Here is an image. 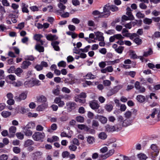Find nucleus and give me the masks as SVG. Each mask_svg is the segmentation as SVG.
Instances as JSON below:
<instances>
[{
	"label": "nucleus",
	"instance_id": "obj_1",
	"mask_svg": "<svg viewBox=\"0 0 160 160\" xmlns=\"http://www.w3.org/2000/svg\"><path fill=\"white\" fill-rule=\"evenodd\" d=\"M45 137L44 132H36L32 135L33 139L36 141H42Z\"/></svg>",
	"mask_w": 160,
	"mask_h": 160
},
{
	"label": "nucleus",
	"instance_id": "obj_2",
	"mask_svg": "<svg viewBox=\"0 0 160 160\" xmlns=\"http://www.w3.org/2000/svg\"><path fill=\"white\" fill-rule=\"evenodd\" d=\"M108 8L107 5H105L103 8V12H101V15L98 16V18H107L109 16L111 12Z\"/></svg>",
	"mask_w": 160,
	"mask_h": 160
},
{
	"label": "nucleus",
	"instance_id": "obj_3",
	"mask_svg": "<svg viewBox=\"0 0 160 160\" xmlns=\"http://www.w3.org/2000/svg\"><path fill=\"white\" fill-rule=\"evenodd\" d=\"M77 104L74 102H69L66 103V108L68 112H71L77 107Z\"/></svg>",
	"mask_w": 160,
	"mask_h": 160
},
{
	"label": "nucleus",
	"instance_id": "obj_4",
	"mask_svg": "<svg viewBox=\"0 0 160 160\" xmlns=\"http://www.w3.org/2000/svg\"><path fill=\"white\" fill-rule=\"evenodd\" d=\"M89 105L92 109L94 110L98 109L100 107L98 101L95 100L89 102Z\"/></svg>",
	"mask_w": 160,
	"mask_h": 160
},
{
	"label": "nucleus",
	"instance_id": "obj_5",
	"mask_svg": "<svg viewBox=\"0 0 160 160\" xmlns=\"http://www.w3.org/2000/svg\"><path fill=\"white\" fill-rule=\"evenodd\" d=\"M151 148L153 152H152V154L154 155V157H155L157 156L159 153V149L156 145L153 144L151 145Z\"/></svg>",
	"mask_w": 160,
	"mask_h": 160
},
{
	"label": "nucleus",
	"instance_id": "obj_6",
	"mask_svg": "<svg viewBox=\"0 0 160 160\" xmlns=\"http://www.w3.org/2000/svg\"><path fill=\"white\" fill-rule=\"evenodd\" d=\"M96 38L95 39L99 41H104V38L103 36V33L101 32H98L95 33Z\"/></svg>",
	"mask_w": 160,
	"mask_h": 160
},
{
	"label": "nucleus",
	"instance_id": "obj_7",
	"mask_svg": "<svg viewBox=\"0 0 160 160\" xmlns=\"http://www.w3.org/2000/svg\"><path fill=\"white\" fill-rule=\"evenodd\" d=\"M16 131V128L14 126H12L9 128V134L8 136L9 138L14 137Z\"/></svg>",
	"mask_w": 160,
	"mask_h": 160
},
{
	"label": "nucleus",
	"instance_id": "obj_8",
	"mask_svg": "<svg viewBox=\"0 0 160 160\" xmlns=\"http://www.w3.org/2000/svg\"><path fill=\"white\" fill-rule=\"evenodd\" d=\"M27 95L24 92L21 93L18 97V96H15L14 99L17 102H20L22 100H24L26 98Z\"/></svg>",
	"mask_w": 160,
	"mask_h": 160
},
{
	"label": "nucleus",
	"instance_id": "obj_9",
	"mask_svg": "<svg viewBox=\"0 0 160 160\" xmlns=\"http://www.w3.org/2000/svg\"><path fill=\"white\" fill-rule=\"evenodd\" d=\"M42 153L40 151H37L32 154V157L33 160H36L38 158H41Z\"/></svg>",
	"mask_w": 160,
	"mask_h": 160
},
{
	"label": "nucleus",
	"instance_id": "obj_10",
	"mask_svg": "<svg viewBox=\"0 0 160 160\" xmlns=\"http://www.w3.org/2000/svg\"><path fill=\"white\" fill-rule=\"evenodd\" d=\"M95 118L98 119L102 124L106 123L108 120L106 117L98 115Z\"/></svg>",
	"mask_w": 160,
	"mask_h": 160
},
{
	"label": "nucleus",
	"instance_id": "obj_11",
	"mask_svg": "<svg viewBox=\"0 0 160 160\" xmlns=\"http://www.w3.org/2000/svg\"><path fill=\"white\" fill-rule=\"evenodd\" d=\"M126 10V14L129 17V20H134V18L131 12L132 10L131 8L129 7H128L127 8Z\"/></svg>",
	"mask_w": 160,
	"mask_h": 160
},
{
	"label": "nucleus",
	"instance_id": "obj_12",
	"mask_svg": "<svg viewBox=\"0 0 160 160\" xmlns=\"http://www.w3.org/2000/svg\"><path fill=\"white\" fill-rule=\"evenodd\" d=\"M21 7L22 12L23 13H28L29 12V10L28 8V5L24 2H22L21 4Z\"/></svg>",
	"mask_w": 160,
	"mask_h": 160
},
{
	"label": "nucleus",
	"instance_id": "obj_13",
	"mask_svg": "<svg viewBox=\"0 0 160 160\" xmlns=\"http://www.w3.org/2000/svg\"><path fill=\"white\" fill-rule=\"evenodd\" d=\"M114 150L113 149H111L108 152V153L104 155H101L100 156L103 159H105L109 157V156L112 155L113 153H114Z\"/></svg>",
	"mask_w": 160,
	"mask_h": 160
},
{
	"label": "nucleus",
	"instance_id": "obj_14",
	"mask_svg": "<svg viewBox=\"0 0 160 160\" xmlns=\"http://www.w3.org/2000/svg\"><path fill=\"white\" fill-rule=\"evenodd\" d=\"M46 38L48 41H52L57 40L58 37L56 35H52L51 34L46 35Z\"/></svg>",
	"mask_w": 160,
	"mask_h": 160
},
{
	"label": "nucleus",
	"instance_id": "obj_15",
	"mask_svg": "<svg viewBox=\"0 0 160 160\" xmlns=\"http://www.w3.org/2000/svg\"><path fill=\"white\" fill-rule=\"evenodd\" d=\"M59 42L58 41H54L51 43V45L53 46L54 49L56 51H59L60 50L59 47L58 45Z\"/></svg>",
	"mask_w": 160,
	"mask_h": 160
},
{
	"label": "nucleus",
	"instance_id": "obj_16",
	"mask_svg": "<svg viewBox=\"0 0 160 160\" xmlns=\"http://www.w3.org/2000/svg\"><path fill=\"white\" fill-rule=\"evenodd\" d=\"M31 63L28 61H23L21 66V68L23 69H26L28 68L29 66L31 65Z\"/></svg>",
	"mask_w": 160,
	"mask_h": 160
},
{
	"label": "nucleus",
	"instance_id": "obj_17",
	"mask_svg": "<svg viewBox=\"0 0 160 160\" xmlns=\"http://www.w3.org/2000/svg\"><path fill=\"white\" fill-rule=\"evenodd\" d=\"M132 122V120L127 118L123 121L122 123V126L124 127H127L131 125Z\"/></svg>",
	"mask_w": 160,
	"mask_h": 160
},
{
	"label": "nucleus",
	"instance_id": "obj_18",
	"mask_svg": "<svg viewBox=\"0 0 160 160\" xmlns=\"http://www.w3.org/2000/svg\"><path fill=\"white\" fill-rule=\"evenodd\" d=\"M106 5H107L109 10H111L112 12H116L118 11V7L115 5H112L110 6L109 4H108Z\"/></svg>",
	"mask_w": 160,
	"mask_h": 160
},
{
	"label": "nucleus",
	"instance_id": "obj_19",
	"mask_svg": "<svg viewBox=\"0 0 160 160\" xmlns=\"http://www.w3.org/2000/svg\"><path fill=\"white\" fill-rule=\"evenodd\" d=\"M136 99L139 102L142 103L145 101L146 98L144 96L140 95L137 96Z\"/></svg>",
	"mask_w": 160,
	"mask_h": 160
},
{
	"label": "nucleus",
	"instance_id": "obj_20",
	"mask_svg": "<svg viewBox=\"0 0 160 160\" xmlns=\"http://www.w3.org/2000/svg\"><path fill=\"white\" fill-rule=\"evenodd\" d=\"M106 131L108 132H113L115 131V129L114 126H111L107 124L105 126Z\"/></svg>",
	"mask_w": 160,
	"mask_h": 160
},
{
	"label": "nucleus",
	"instance_id": "obj_21",
	"mask_svg": "<svg viewBox=\"0 0 160 160\" xmlns=\"http://www.w3.org/2000/svg\"><path fill=\"white\" fill-rule=\"evenodd\" d=\"M47 105L46 104H42L38 106L37 108V110L38 111H43L44 109L47 108Z\"/></svg>",
	"mask_w": 160,
	"mask_h": 160
},
{
	"label": "nucleus",
	"instance_id": "obj_22",
	"mask_svg": "<svg viewBox=\"0 0 160 160\" xmlns=\"http://www.w3.org/2000/svg\"><path fill=\"white\" fill-rule=\"evenodd\" d=\"M57 128V126L56 124L53 123L52 124L51 126V128L48 129V132L51 133L53 131L56 130Z\"/></svg>",
	"mask_w": 160,
	"mask_h": 160
},
{
	"label": "nucleus",
	"instance_id": "obj_23",
	"mask_svg": "<svg viewBox=\"0 0 160 160\" xmlns=\"http://www.w3.org/2000/svg\"><path fill=\"white\" fill-rule=\"evenodd\" d=\"M99 124L98 121L93 120L92 121V127L94 129H97L99 127Z\"/></svg>",
	"mask_w": 160,
	"mask_h": 160
},
{
	"label": "nucleus",
	"instance_id": "obj_24",
	"mask_svg": "<svg viewBox=\"0 0 160 160\" xmlns=\"http://www.w3.org/2000/svg\"><path fill=\"white\" fill-rule=\"evenodd\" d=\"M34 126V123L33 122H29L25 127L23 128V129H29L30 128H33Z\"/></svg>",
	"mask_w": 160,
	"mask_h": 160
},
{
	"label": "nucleus",
	"instance_id": "obj_25",
	"mask_svg": "<svg viewBox=\"0 0 160 160\" xmlns=\"http://www.w3.org/2000/svg\"><path fill=\"white\" fill-rule=\"evenodd\" d=\"M37 102H43L46 101L47 99L44 96L42 95L37 97Z\"/></svg>",
	"mask_w": 160,
	"mask_h": 160
},
{
	"label": "nucleus",
	"instance_id": "obj_26",
	"mask_svg": "<svg viewBox=\"0 0 160 160\" xmlns=\"http://www.w3.org/2000/svg\"><path fill=\"white\" fill-rule=\"evenodd\" d=\"M153 53V51L151 48H149L148 51L144 52L143 54L144 57H147L151 55Z\"/></svg>",
	"mask_w": 160,
	"mask_h": 160
},
{
	"label": "nucleus",
	"instance_id": "obj_27",
	"mask_svg": "<svg viewBox=\"0 0 160 160\" xmlns=\"http://www.w3.org/2000/svg\"><path fill=\"white\" fill-rule=\"evenodd\" d=\"M98 137L99 138L101 139L105 140L107 138V135L105 132H102L99 133Z\"/></svg>",
	"mask_w": 160,
	"mask_h": 160
},
{
	"label": "nucleus",
	"instance_id": "obj_28",
	"mask_svg": "<svg viewBox=\"0 0 160 160\" xmlns=\"http://www.w3.org/2000/svg\"><path fill=\"white\" fill-rule=\"evenodd\" d=\"M33 144L34 142L32 140L30 139H28L25 142L24 146L26 147L33 145Z\"/></svg>",
	"mask_w": 160,
	"mask_h": 160
},
{
	"label": "nucleus",
	"instance_id": "obj_29",
	"mask_svg": "<svg viewBox=\"0 0 160 160\" xmlns=\"http://www.w3.org/2000/svg\"><path fill=\"white\" fill-rule=\"evenodd\" d=\"M35 48L40 52H43L44 51V47L39 44H37L35 46Z\"/></svg>",
	"mask_w": 160,
	"mask_h": 160
},
{
	"label": "nucleus",
	"instance_id": "obj_30",
	"mask_svg": "<svg viewBox=\"0 0 160 160\" xmlns=\"http://www.w3.org/2000/svg\"><path fill=\"white\" fill-rule=\"evenodd\" d=\"M24 130L23 132L27 136L30 137L32 135V131L30 129H23Z\"/></svg>",
	"mask_w": 160,
	"mask_h": 160
},
{
	"label": "nucleus",
	"instance_id": "obj_31",
	"mask_svg": "<svg viewBox=\"0 0 160 160\" xmlns=\"http://www.w3.org/2000/svg\"><path fill=\"white\" fill-rule=\"evenodd\" d=\"M11 114V112L5 111H2L1 113L2 116L4 118H7L10 116Z\"/></svg>",
	"mask_w": 160,
	"mask_h": 160
},
{
	"label": "nucleus",
	"instance_id": "obj_32",
	"mask_svg": "<svg viewBox=\"0 0 160 160\" xmlns=\"http://www.w3.org/2000/svg\"><path fill=\"white\" fill-rule=\"evenodd\" d=\"M87 141L89 144H92L94 142L95 138L92 136H89L87 137Z\"/></svg>",
	"mask_w": 160,
	"mask_h": 160
},
{
	"label": "nucleus",
	"instance_id": "obj_33",
	"mask_svg": "<svg viewBox=\"0 0 160 160\" xmlns=\"http://www.w3.org/2000/svg\"><path fill=\"white\" fill-rule=\"evenodd\" d=\"M32 82L31 79L30 80H28L24 82V85L26 88L32 87H33Z\"/></svg>",
	"mask_w": 160,
	"mask_h": 160
},
{
	"label": "nucleus",
	"instance_id": "obj_34",
	"mask_svg": "<svg viewBox=\"0 0 160 160\" xmlns=\"http://www.w3.org/2000/svg\"><path fill=\"white\" fill-rule=\"evenodd\" d=\"M23 72V71L21 68H18L15 69L14 73L18 76L20 77Z\"/></svg>",
	"mask_w": 160,
	"mask_h": 160
},
{
	"label": "nucleus",
	"instance_id": "obj_35",
	"mask_svg": "<svg viewBox=\"0 0 160 160\" xmlns=\"http://www.w3.org/2000/svg\"><path fill=\"white\" fill-rule=\"evenodd\" d=\"M119 62V59H118L113 61H105V62H106V65H113L116 63H118Z\"/></svg>",
	"mask_w": 160,
	"mask_h": 160
},
{
	"label": "nucleus",
	"instance_id": "obj_36",
	"mask_svg": "<svg viewBox=\"0 0 160 160\" xmlns=\"http://www.w3.org/2000/svg\"><path fill=\"white\" fill-rule=\"evenodd\" d=\"M137 157L140 160H146L147 158L146 155L142 153H140L138 154Z\"/></svg>",
	"mask_w": 160,
	"mask_h": 160
},
{
	"label": "nucleus",
	"instance_id": "obj_37",
	"mask_svg": "<svg viewBox=\"0 0 160 160\" xmlns=\"http://www.w3.org/2000/svg\"><path fill=\"white\" fill-rule=\"evenodd\" d=\"M127 34L128 35H127L126 36H128V38H129L131 40L134 39V38H137V36H138L137 34L135 33H128Z\"/></svg>",
	"mask_w": 160,
	"mask_h": 160
},
{
	"label": "nucleus",
	"instance_id": "obj_38",
	"mask_svg": "<svg viewBox=\"0 0 160 160\" xmlns=\"http://www.w3.org/2000/svg\"><path fill=\"white\" fill-rule=\"evenodd\" d=\"M78 128L81 130H84L86 131L88 128L87 126L84 124H78Z\"/></svg>",
	"mask_w": 160,
	"mask_h": 160
},
{
	"label": "nucleus",
	"instance_id": "obj_39",
	"mask_svg": "<svg viewBox=\"0 0 160 160\" xmlns=\"http://www.w3.org/2000/svg\"><path fill=\"white\" fill-rule=\"evenodd\" d=\"M32 86H39L40 85V82L39 80L36 79H31Z\"/></svg>",
	"mask_w": 160,
	"mask_h": 160
},
{
	"label": "nucleus",
	"instance_id": "obj_40",
	"mask_svg": "<svg viewBox=\"0 0 160 160\" xmlns=\"http://www.w3.org/2000/svg\"><path fill=\"white\" fill-rule=\"evenodd\" d=\"M143 22L145 24L150 25L152 23V19L146 18L143 19Z\"/></svg>",
	"mask_w": 160,
	"mask_h": 160
},
{
	"label": "nucleus",
	"instance_id": "obj_41",
	"mask_svg": "<svg viewBox=\"0 0 160 160\" xmlns=\"http://www.w3.org/2000/svg\"><path fill=\"white\" fill-rule=\"evenodd\" d=\"M43 37V36L40 34H36L34 36V39L38 41H39L41 40V38Z\"/></svg>",
	"mask_w": 160,
	"mask_h": 160
},
{
	"label": "nucleus",
	"instance_id": "obj_42",
	"mask_svg": "<svg viewBox=\"0 0 160 160\" xmlns=\"http://www.w3.org/2000/svg\"><path fill=\"white\" fill-rule=\"evenodd\" d=\"M64 4L61 3H59L58 4V7L60 9L61 11H64L66 8V6Z\"/></svg>",
	"mask_w": 160,
	"mask_h": 160
},
{
	"label": "nucleus",
	"instance_id": "obj_43",
	"mask_svg": "<svg viewBox=\"0 0 160 160\" xmlns=\"http://www.w3.org/2000/svg\"><path fill=\"white\" fill-rule=\"evenodd\" d=\"M86 78L88 79H93L95 78V76L93 75L91 72L88 73L86 75Z\"/></svg>",
	"mask_w": 160,
	"mask_h": 160
},
{
	"label": "nucleus",
	"instance_id": "obj_44",
	"mask_svg": "<svg viewBox=\"0 0 160 160\" xmlns=\"http://www.w3.org/2000/svg\"><path fill=\"white\" fill-rule=\"evenodd\" d=\"M133 41L137 45H140L142 43V40L138 37H137L134 38Z\"/></svg>",
	"mask_w": 160,
	"mask_h": 160
},
{
	"label": "nucleus",
	"instance_id": "obj_45",
	"mask_svg": "<svg viewBox=\"0 0 160 160\" xmlns=\"http://www.w3.org/2000/svg\"><path fill=\"white\" fill-rule=\"evenodd\" d=\"M58 65L59 67L65 68L66 66V63L63 61H62L58 63Z\"/></svg>",
	"mask_w": 160,
	"mask_h": 160
},
{
	"label": "nucleus",
	"instance_id": "obj_46",
	"mask_svg": "<svg viewBox=\"0 0 160 160\" xmlns=\"http://www.w3.org/2000/svg\"><path fill=\"white\" fill-rule=\"evenodd\" d=\"M15 69V67L14 66H12L7 70V71L10 73H13L14 72Z\"/></svg>",
	"mask_w": 160,
	"mask_h": 160
},
{
	"label": "nucleus",
	"instance_id": "obj_47",
	"mask_svg": "<svg viewBox=\"0 0 160 160\" xmlns=\"http://www.w3.org/2000/svg\"><path fill=\"white\" fill-rule=\"evenodd\" d=\"M124 49V47L122 46H119L117 48H116L115 51L121 54Z\"/></svg>",
	"mask_w": 160,
	"mask_h": 160
},
{
	"label": "nucleus",
	"instance_id": "obj_48",
	"mask_svg": "<svg viewBox=\"0 0 160 160\" xmlns=\"http://www.w3.org/2000/svg\"><path fill=\"white\" fill-rule=\"evenodd\" d=\"M76 120L78 122L82 123L84 122V118L82 116H78L76 117Z\"/></svg>",
	"mask_w": 160,
	"mask_h": 160
},
{
	"label": "nucleus",
	"instance_id": "obj_49",
	"mask_svg": "<svg viewBox=\"0 0 160 160\" xmlns=\"http://www.w3.org/2000/svg\"><path fill=\"white\" fill-rule=\"evenodd\" d=\"M77 97L80 98H85L87 97V95L85 92H82L80 93L79 95H77L75 96Z\"/></svg>",
	"mask_w": 160,
	"mask_h": 160
},
{
	"label": "nucleus",
	"instance_id": "obj_50",
	"mask_svg": "<svg viewBox=\"0 0 160 160\" xmlns=\"http://www.w3.org/2000/svg\"><path fill=\"white\" fill-rule=\"evenodd\" d=\"M132 115V112L129 111H128L125 112L124 113V115L126 118L129 119L131 117Z\"/></svg>",
	"mask_w": 160,
	"mask_h": 160
},
{
	"label": "nucleus",
	"instance_id": "obj_51",
	"mask_svg": "<svg viewBox=\"0 0 160 160\" xmlns=\"http://www.w3.org/2000/svg\"><path fill=\"white\" fill-rule=\"evenodd\" d=\"M105 108L107 111L110 112L112 110L113 107L111 104H106L105 106Z\"/></svg>",
	"mask_w": 160,
	"mask_h": 160
},
{
	"label": "nucleus",
	"instance_id": "obj_52",
	"mask_svg": "<svg viewBox=\"0 0 160 160\" xmlns=\"http://www.w3.org/2000/svg\"><path fill=\"white\" fill-rule=\"evenodd\" d=\"M122 87V85H117V86H115L112 89L113 90L115 93H116Z\"/></svg>",
	"mask_w": 160,
	"mask_h": 160
},
{
	"label": "nucleus",
	"instance_id": "obj_53",
	"mask_svg": "<svg viewBox=\"0 0 160 160\" xmlns=\"http://www.w3.org/2000/svg\"><path fill=\"white\" fill-rule=\"evenodd\" d=\"M136 16L138 18H142L144 17L145 15L140 12H138L136 14Z\"/></svg>",
	"mask_w": 160,
	"mask_h": 160
},
{
	"label": "nucleus",
	"instance_id": "obj_54",
	"mask_svg": "<svg viewBox=\"0 0 160 160\" xmlns=\"http://www.w3.org/2000/svg\"><path fill=\"white\" fill-rule=\"evenodd\" d=\"M58 87L59 86H57V88L53 89L52 90L53 93L56 95H58L59 93L60 90Z\"/></svg>",
	"mask_w": 160,
	"mask_h": 160
},
{
	"label": "nucleus",
	"instance_id": "obj_55",
	"mask_svg": "<svg viewBox=\"0 0 160 160\" xmlns=\"http://www.w3.org/2000/svg\"><path fill=\"white\" fill-rule=\"evenodd\" d=\"M58 140L59 138L58 137L56 136H53L52 137V139L48 138V141L51 142L58 141Z\"/></svg>",
	"mask_w": 160,
	"mask_h": 160
},
{
	"label": "nucleus",
	"instance_id": "obj_56",
	"mask_svg": "<svg viewBox=\"0 0 160 160\" xmlns=\"http://www.w3.org/2000/svg\"><path fill=\"white\" fill-rule=\"evenodd\" d=\"M95 129H94L93 128H91L88 127V128L86 131H87L88 133L91 134H94L96 132Z\"/></svg>",
	"mask_w": 160,
	"mask_h": 160
},
{
	"label": "nucleus",
	"instance_id": "obj_57",
	"mask_svg": "<svg viewBox=\"0 0 160 160\" xmlns=\"http://www.w3.org/2000/svg\"><path fill=\"white\" fill-rule=\"evenodd\" d=\"M122 33L123 36L128 37V36H127L126 35H128L127 34L128 33H130L128 32V30H127L126 28H124L122 29Z\"/></svg>",
	"mask_w": 160,
	"mask_h": 160
},
{
	"label": "nucleus",
	"instance_id": "obj_58",
	"mask_svg": "<svg viewBox=\"0 0 160 160\" xmlns=\"http://www.w3.org/2000/svg\"><path fill=\"white\" fill-rule=\"evenodd\" d=\"M75 101L76 102H78L80 103H85L86 100L85 99H81L80 98L75 97Z\"/></svg>",
	"mask_w": 160,
	"mask_h": 160
},
{
	"label": "nucleus",
	"instance_id": "obj_59",
	"mask_svg": "<svg viewBox=\"0 0 160 160\" xmlns=\"http://www.w3.org/2000/svg\"><path fill=\"white\" fill-rule=\"evenodd\" d=\"M68 119V117L66 115L62 116L60 118V120L61 122H66Z\"/></svg>",
	"mask_w": 160,
	"mask_h": 160
},
{
	"label": "nucleus",
	"instance_id": "obj_60",
	"mask_svg": "<svg viewBox=\"0 0 160 160\" xmlns=\"http://www.w3.org/2000/svg\"><path fill=\"white\" fill-rule=\"evenodd\" d=\"M114 35L116 39H118V40H123L124 38V37L120 34H116Z\"/></svg>",
	"mask_w": 160,
	"mask_h": 160
},
{
	"label": "nucleus",
	"instance_id": "obj_61",
	"mask_svg": "<svg viewBox=\"0 0 160 160\" xmlns=\"http://www.w3.org/2000/svg\"><path fill=\"white\" fill-rule=\"evenodd\" d=\"M6 12V11L4 7L1 5L0 3V13L2 15H3Z\"/></svg>",
	"mask_w": 160,
	"mask_h": 160
},
{
	"label": "nucleus",
	"instance_id": "obj_62",
	"mask_svg": "<svg viewBox=\"0 0 160 160\" xmlns=\"http://www.w3.org/2000/svg\"><path fill=\"white\" fill-rule=\"evenodd\" d=\"M90 48V45H88L87 46H86L83 49H82V48L80 49V51L82 52H86L88 51L89 49Z\"/></svg>",
	"mask_w": 160,
	"mask_h": 160
},
{
	"label": "nucleus",
	"instance_id": "obj_63",
	"mask_svg": "<svg viewBox=\"0 0 160 160\" xmlns=\"http://www.w3.org/2000/svg\"><path fill=\"white\" fill-rule=\"evenodd\" d=\"M13 151L15 153L18 154L20 152L21 149L18 147H15L13 148Z\"/></svg>",
	"mask_w": 160,
	"mask_h": 160
},
{
	"label": "nucleus",
	"instance_id": "obj_64",
	"mask_svg": "<svg viewBox=\"0 0 160 160\" xmlns=\"http://www.w3.org/2000/svg\"><path fill=\"white\" fill-rule=\"evenodd\" d=\"M17 138L20 139L22 140L24 138V135L21 132H18L16 134Z\"/></svg>",
	"mask_w": 160,
	"mask_h": 160
}]
</instances>
